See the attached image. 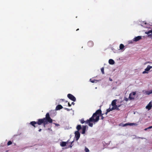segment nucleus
<instances>
[{"label": "nucleus", "mask_w": 152, "mask_h": 152, "mask_svg": "<svg viewBox=\"0 0 152 152\" xmlns=\"http://www.w3.org/2000/svg\"><path fill=\"white\" fill-rule=\"evenodd\" d=\"M134 42L133 41V39L132 40H131L129 41V44H132L133 43V42Z\"/></svg>", "instance_id": "nucleus-23"}, {"label": "nucleus", "mask_w": 152, "mask_h": 152, "mask_svg": "<svg viewBox=\"0 0 152 152\" xmlns=\"http://www.w3.org/2000/svg\"><path fill=\"white\" fill-rule=\"evenodd\" d=\"M101 110H98L96 111V112L94 113L92 116L90 118L89 120H87L86 121V124H88V125L92 127L93 126V123H91V122L96 123L99 120V115L101 113Z\"/></svg>", "instance_id": "nucleus-1"}, {"label": "nucleus", "mask_w": 152, "mask_h": 152, "mask_svg": "<svg viewBox=\"0 0 152 152\" xmlns=\"http://www.w3.org/2000/svg\"><path fill=\"white\" fill-rule=\"evenodd\" d=\"M141 36H138L135 37L133 39V41L134 42H137L141 39Z\"/></svg>", "instance_id": "nucleus-8"}, {"label": "nucleus", "mask_w": 152, "mask_h": 152, "mask_svg": "<svg viewBox=\"0 0 152 152\" xmlns=\"http://www.w3.org/2000/svg\"><path fill=\"white\" fill-rule=\"evenodd\" d=\"M124 47V45L123 44H121L119 46L120 49L121 50H123V51L124 50L123 49Z\"/></svg>", "instance_id": "nucleus-17"}, {"label": "nucleus", "mask_w": 152, "mask_h": 152, "mask_svg": "<svg viewBox=\"0 0 152 152\" xmlns=\"http://www.w3.org/2000/svg\"><path fill=\"white\" fill-rule=\"evenodd\" d=\"M103 114H102L101 115V119L103 120L104 118V117L103 116Z\"/></svg>", "instance_id": "nucleus-32"}, {"label": "nucleus", "mask_w": 152, "mask_h": 152, "mask_svg": "<svg viewBox=\"0 0 152 152\" xmlns=\"http://www.w3.org/2000/svg\"><path fill=\"white\" fill-rule=\"evenodd\" d=\"M110 80L111 81H112V79H110Z\"/></svg>", "instance_id": "nucleus-41"}, {"label": "nucleus", "mask_w": 152, "mask_h": 152, "mask_svg": "<svg viewBox=\"0 0 152 152\" xmlns=\"http://www.w3.org/2000/svg\"><path fill=\"white\" fill-rule=\"evenodd\" d=\"M101 72H102V74H104V68L103 67H102L101 68Z\"/></svg>", "instance_id": "nucleus-25"}, {"label": "nucleus", "mask_w": 152, "mask_h": 152, "mask_svg": "<svg viewBox=\"0 0 152 152\" xmlns=\"http://www.w3.org/2000/svg\"><path fill=\"white\" fill-rule=\"evenodd\" d=\"M113 110L112 109V108H110V107L107 110V111L106 113H105V114L107 115L108 113L110 111H111Z\"/></svg>", "instance_id": "nucleus-18"}, {"label": "nucleus", "mask_w": 152, "mask_h": 152, "mask_svg": "<svg viewBox=\"0 0 152 152\" xmlns=\"http://www.w3.org/2000/svg\"><path fill=\"white\" fill-rule=\"evenodd\" d=\"M55 125H57V126H59V125L58 124H55Z\"/></svg>", "instance_id": "nucleus-38"}, {"label": "nucleus", "mask_w": 152, "mask_h": 152, "mask_svg": "<svg viewBox=\"0 0 152 152\" xmlns=\"http://www.w3.org/2000/svg\"><path fill=\"white\" fill-rule=\"evenodd\" d=\"M79 30V29L78 28V29H77L76 31H78V30Z\"/></svg>", "instance_id": "nucleus-42"}, {"label": "nucleus", "mask_w": 152, "mask_h": 152, "mask_svg": "<svg viewBox=\"0 0 152 152\" xmlns=\"http://www.w3.org/2000/svg\"><path fill=\"white\" fill-rule=\"evenodd\" d=\"M108 62L109 64L111 65L114 64L115 63V61L112 59H110Z\"/></svg>", "instance_id": "nucleus-12"}, {"label": "nucleus", "mask_w": 152, "mask_h": 152, "mask_svg": "<svg viewBox=\"0 0 152 152\" xmlns=\"http://www.w3.org/2000/svg\"><path fill=\"white\" fill-rule=\"evenodd\" d=\"M126 101H127V99H126Z\"/></svg>", "instance_id": "nucleus-45"}, {"label": "nucleus", "mask_w": 152, "mask_h": 152, "mask_svg": "<svg viewBox=\"0 0 152 152\" xmlns=\"http://www.w3.org/2000/svg\"><path fill=\"white\" fill-rule=\"evenodd\" d=\"M150 33H151V34H152V29L148 31L145 32V34H149Z\"/></svg>", "instance_id": "nucleus-22"}, {"label": "nucleus", "mask_w": 152, "mask_h": 152, "mask_svg": "<svg viewBox=\"0 0 152 152\" xmlns=\"http://www.w3.org/2000/svg\"><path fill=\"white\" fill-rule=\"evenodd\" d=\"M80 123L83 124L85 122H86V121H85L84 119H82L80 120Z\"/></svg>", "instance_id": "nucleus-24"}, {"label": "nucleus", "mask_w": 152, "mask_h": 152, "mask_svg": "<svg viewBox=\"0 0 152 152\" xmlns=\"http://www.w3.org/2000/svg\"><path fill=\"white\" fill-rule=\"evenodd\" d=\"M136 94L135 92H133L130 94L129 98L131 99H134V95Z\"/></svg>", "instance_id": "nucleus-6"}, {"label": "nucleus", "mask_w": 152, "mask_h": 152, "mask_svg": "<svg viewBox=\"0 0 152 152\" xmlns=\"http://www.w3.org/2000/svg\"><path fill=\"white\" fill-rule=\"evenodd\" d=\"M88 44L89 46L90 47H91L93 46L94 44L93 42L91 41H90L88 42Z\"/></svg>", "instance_id": "nucleus-14"}, {"label": "nucleus", "mask_w": 152, "mask_h": 152, "mask_svg": "<svg viewBox=\"0 0 152 152\" xmlns=\"http://www.w3.org/2000/svg\"><path fill=\"white\" fill-rule=\"evenodd\" d=\"M30 124L34 126V127H36L37 126L35 125V124H37V122L34 121H31L30 122Z\"/></svg>", "instance_id": "nucleus-11"}, {"label": "nucleus", "mask_w": 152, "mask_h": 152, "mask_svg": "<svg viewBox=\"0 0 152 152\" xmlns=\"http://www.w3.org/2000/svg\"><path fill=\"white\" fill-rule=\"evenodd\" d=\"M81 128V126L80 125H78L76 129L77 130V131H79Z\"/></svg>", "instance_id": "nucleus-20"}, {"label": "nucleus", "mask_w": 152, "mask_h": 152, "mask_svg": "<svg viewBox=\"0 0 152 152\" xmlns=\"http://www.w3.org/2000/svg\"><path fill=\"white\" fill-rule=\"evenodd\" d=\"M48 122L50 123H51L52 122V120L50 117L49 113L46 114L45 118L42 119H38V122H37V124L40 125L43 123L44 125V126H45V125L47 124Z\"/></svg>", "instance_id": "nucleus-2"}, {"label": "nucleus", "mask_w": 152, "mask_h": 152, "mask_svg": "<svg viewBox=\"0 0 152 152\" xmlns=\"http://www.w3.org/2000/svg\"><path fill=\"white\" fill-rule=\"evenodd\" d=\"M72 104L74 105L75 104V103H74V102H72Z\"/></svg>", "instance_id": "nucleus-36"}, {"label": "nucleus", "mask_w": 152, "mask_h": 152, "mask_svg": "<svg viewBox=\"0 0 152 152\" xmlns=\"http://www.w3.org/2000/svg\"><path fill=\"white\" fill-rule=\"evenodd\" d=\"M120 105H118V107H120Z\"/></svg>", "instance_id": "nucleus-39"}, {"label": "nucleus", "mask_w": 152, "mask_h": 152, "mask_svg": "<svg viewBox=\"0 0 152 152\" xmlns=\"http://www.w3.org/2000/svg\"><path fill=\"white\" fill-rule=\"evenodd\" d=\"M96 88H96H97V87H96V88Z\"/></svg>", "instance_id": "nucleus-46"}, {"label": "nucleus", "mask_w": 152, "mask_h": 152, "mask_svg": "<svg viewBox=\"0 0 152 152\" xmlns=\"http://www.w3.org/2000/svg\"><path fill=\"white\" fill-rule=\"evenodd\" d=\"M85 151L86 152H89V151L88 148H86L85 149Z\"/></svg>", "instance_id": "nucleus-26"}, {"label": "nucleus", "mask_w": 152, "mask_h": 152, "mask_svg": "<svg viewBox=\"0 0 152 152\" xmlns=\"http://www.w3.org/2000/svg\"><path fill=\"white\" fill-rule=\"evenodd\" d=\"M80 136V133L78 131H76L75 132V136L76 140H77L79 138Z\"/></svg>", "instance_id": "nucleus-5"}, {"label": "nucleus", "mask_w": 152, "mask_h": 152, "mask_svg": "<svg viewBox=\"0 0 152 152\" xmlns=\"http://www.w3.org/2000/svg\"><path fill=\"white\" fill-rule=\"evenodd\" d=\"M61 100H62V101H64V99H61Z\"/></svg>", "instance_id": "nucleus-40"}, {"label": "nucleus", "mask_w": 152, "mask_h": 152, "mask_svg": "<svg viewBox=\"0 0 152 152\" xmlns=\"http://www.w3.org/2000/svg\"><path fill=\"white\" fill-rule=\"evenodd\" d=\"M68 106H69V107H70L71 106V104H70L69 103V102L68 103Z\"/></svg>", "instance_id": "nucleus-33"}, {"label": "nucleus", "mask_w": 152, "mask_h": 152, "mask_svg": "<svg viewBox=\"0 0 152 152\" xmlns=\"http://www.w3.org/2000/svg\"><path fill=\"white\" fill-rule=\"evenodd\" d=\"M115 109L116 110H119L118 107H117V108H116V109Z\"/></svg>", "instance_id": "nucleus-35"}, {"label": "nucleus", "mask_w": 152, "mask_h": 152, "mask_svg": "<svg viewBox=\"0 0 152 152\" xmlns=\"http://www.w3.org/2000/svg\"><path fill=\"white\" fill-rule=\"evenodd\" d=\"M151 129V127H150V126H149V127H148L147 128H146L145 129H144V130L145 131H146V130H147V129Z\"/></svg>", "instance_id": "nucleus-28"}, {"label": "nucleus", "mask_w": 152, "mask_h": 152, "mask_svg": "<svg viewBox=\"0 0 152 152\" xmlns=\"http://www.w3.org/2000/svg\"><path fill=\"white\" fill-rule=\"evenodd\" d=\"M151 34H148V36L149 37L151 38L152 39V35H151Z\"/></svg>", "instance_id": "nucleus-29"}, {"label": "nucleus", "mask_w": 152, "mask_h": 152, "mask_svg": "<svg viewBox=\"0 0 152 152\" xmlns=\"http://www.w3.org/2000/svg\"><path fill=\"white\" fill-rule=\"evenodd\" d=\"M133 125H136V124H134L133 123H129V124H123L122 125H121V126H125L128 125H130L131 126H133Z\"/></svg>", "instance_id": "nucleus-9"}, {"label": "nucleus", "mask_w": 152, "mask_h": 152, "mask_svg": "<svg viewBox=\"0 0 152 152\" xmlns=\"http://www.w3.org/2000/svg\"><path fill=\"white\" fill-rule=\"evenodd\" d=\"M90 81H91V82H92V83H94V82H94V80H92H92H91V79H90Z\"/></svg>", "instance_id": "nucleus-30"}, {"label": "nucleus", "mask_w": 152, "mask_h": 152, "mask_svg": "<svg viewBox=\"0 0 152 152\" xmlns=\"http://www.w3.org/2000/svg\"><path fill=\"white\" fill-rule=\"evenodd\" d=\"M146 94L149 95L152 94V90L150 91H145V93Z\"/></svg>", "instance_id": "nucleus-15"}, {"label": "nucleus", "mask_w": 152, "mask_h": 152, "mask_svg": "<svg viewBox=\"0 0 152 152\" xmlns=\"http://www.w3.org/2000/svg\"><path fill=\"white\" fill-rule=\"evenodd\" d=\"M150 127H151V129L152 128V126H150Z\"/></svg>", "instance_id": "nucleus-43"}, {"label": "nucleus", "mask_w": 152, "mask_h": 152, "mask_svg": "<svg viewBox=\"0 0 152 152\" xmlns=\"http://www.w3.org/2000/svg\"><path fill=\"white\" fill-rule=\"evenodd\" d=\"M12 144V142L11 141H9L7 143V145H11Z\"/></svg>", "instance_id": "nucleus-27"}, {"label": "nucleus", "mask_w": 152, "mask_h": 152, "mask_svg": "<svg viewBox=\"0 0 152 152\" xmlns=\"http://www.w3.org/2000/svg\"><path fill=\"white\" fill-rule=\"evenodd\" d=\"M62 106L60 104L58 105L56 107V110H58L62 108Z\"/></svg>", "instance_id": "nucleus-10"}, {"label": "nucleus", "mask_w": 152, "mask_h": 152, "mask_svg": "<svg viewBox=\"0 0 152 152\" xmlns=\"http://www.w3.org/2000/svg\"><path fill=\"white\" fill-rule=\"evenodd\" d=\"M113 107H112V109L113 110H115L118 107V105H115L113 106H112Z\"/></svg>", "instance_id": "nucleus-21"}, {"label": "nucleus", "mask_w": 152, "mask_h": 152, "mask_svg": "<svg viewBox=\"0 0 152 152\" xmlns=\"http://www.w3.org/2000/svg\"><path fill=\"white\" fill-rule=\"evenodd\" d=\"M147 63H151L149 62H146L144 63V65L146 64Z\"/></svg>", "instance_id": "nucleus-34"}, {"label": "nucleus", "mask_w": 152, "mask_h": 152, "mask_svg": "<svg viewBox=\"0 0 152 152\" xmlns=\"http://www.w3.org/2000/svg\"><path fill=\"white\" fill-rule=\"evenodd\" d=\"M117 101L116 99H115L113 100L111 103V105L112 106H113L114 105H116V102Z\"/></svg>", "instance_id": "nucleus-19"}, {"label": "nucleus", "mask_w": 152, "mask_h": 152, "mask_svg": "<svg viewBox=\"0 0 152 152\" xmlns=\"http://www.w3.org/2000/svg\"><path fill=\"white\" fill-rule=\"evenodd\" d=\"M49 129V130H50V129L49 128V129Z\"/></svg>", "instance_id": "nucleus-47"}, {"label": "nucleus", "mask_w": 152, "mask_h": 152, "mask_svg": "<svg viewBox=\"0 0 152 152\" xmlns=\"http://www.w3.org/2000/svg\"><path fill=\"white\" fill-rule=\"evenodd\" d=\"M86 130V126H83L82 128V134H84L85 133Z\"/></svg>", "instance_id": "nucleus-16"}, {"label": "nucleus", "mask_w": 152, "mask_h": 152, "mask_svg": "<svg viewBox=\"0 0 152 152\" xmlns=\"http://www.w3.org/2000/svg\"><path fill=\"white\" fill-rule=\"evenodd\" d=\"M64 109H65V110H66L68 111H69L70 110V109H68L67 108H64Z\"/></svg>", "instance_id": "nucleus-31"}, {"label": "nucleus", "mask_w": 152, "mask_h": 152, "mask_svg": "<svg viewBox=\"0 0 152 152\" xmlns=\"http://www.w3.org/2000/svg\"><path fill=\"white\" fill-rule=\"evenodd\" d=\"M152 68V66L148 65L146 68L145 69V71L142 72L143 74L148 73V72Z\"/></svg>", "instance_id": "nucleus-3"}, {"label": "nucleus", "mask_w": 152, "mask_h": 152, "mask_svg": "<svg viewBox=\"0 0 152 152\" xmlns=\"http://www.w3.org/2000/svg\"><path fill=\"white\" fill-rule=\"evenodd\" d=\"M152 107V104L151 101L149 104L147 105L145 108L146 109H147L148 110H150L151 108Z\"/></svg>", "instance_id": "nucleus-7"}, {"label": "nucleus", "mask_w": 152, "mask_h": 152, "mask_svg": "<svg viewBox=\"0 0 152 152\" xmlns=\"http://www.w3.org/2000/svg\"><path fill=\"white\" fill-rule=\"evenodd\" d=\"M66 142H61L60 145L61 147H64L66 145Z\"/></svg>", "instance_id": "nucleus-13"}, {"label": "nucleus", "mask_w": 152, "mask_h": 152, "mask_svg": "<svg viewBox=\"0 0 152 152\" xmlns=\"http://www.w3.org/2000/svg\"><path fill=\"white\" fill-rule=\"evenodd\" d=\"M66 102H68V101H66Z\"/></svg>", "instance_id": "nucleus-44"}, {"label": "nucleus", "mask_w": 152, "mask_h": 152, "mask_svg": "<svg viewBox=\"0 0 152 152\" xmlns=\"http://www.w3.org/2000/svg\"><path fill=\"white\" fill-rule=\"evenodd\" d=\"M68 97L70 99L73 101H75L76 100V98L74 96L71 94H68L67 95Z\"/></svg>", "instance_id": "nucleus-4"}, {"label": "nucleus", "mask_w": 152, "mask_h": 152, "mask_svg": "<svg viewBox=\"0 0 152 152\" xmlns=\"http://www.w3.org/2000/svg\"><path fill=\"white\" fill-rule=\"evenodd\" d=\"M41 130H42V129H40L39 130V132H41Z\"/></svg>", "instance_id": "nucleus-37"}]
</instances>
